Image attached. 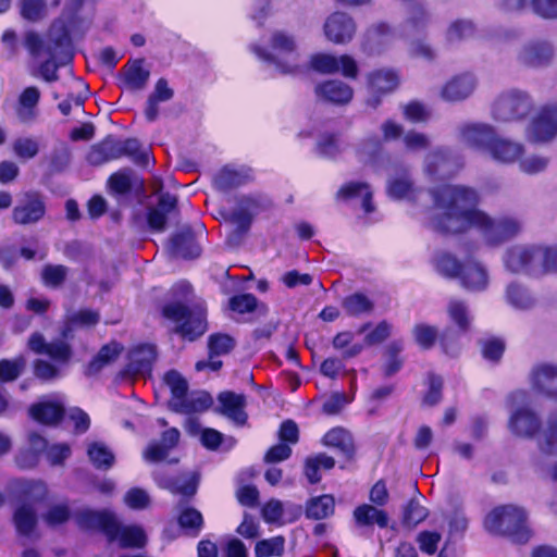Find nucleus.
<instances>
[{
  "label": "nucleus",
  "instance_id": "nucleus-24",
  "mask_svg": "<svg viewBox=\"0 0 557 557\" xmlns=\"http://www.w3.org/2000/svg\"><path fill=\"white\" fill-rule=\"evenodd\" d=\"M394 36V30L387 24H374L366 30L361 48L370 55L380 54L388 47Z\"/></svg>",
  "mask_w": 557,
  "mask_h": 557
},
{
  "label": "nucleus",
  "instance_id": "nucleus-46",
  "mask_svg": "<svg viewBox=\"0 0 557 557\" xmlns=\"http://www.w3.org/2000/svg\"><path fill=\"white\" fill-rule=\"evenodd\" d=\"M13 521L20 534L29 535L37 523L36 510L33 505L27 503L20 505L15 509Z\"/></svg>",
  "mask_w": 557,
  "mask_h": 557
},
{
  "label": "nucleus",
  "instance_id": "nucleus-54",
  "mask_svg": "<svg viewBox=\"0 0 557 557\" xmlns=\"http://www.w3.org/2000/svg\"><path fill=\"white\" fill-rule=\"evenodd\" d=\"M29 445L32 451L22 453L16 457V462L21 468H32L38 461V454L47 450V442L38 434L29 435Z\"/></svg>",
  "mask_w": 557,
  "mask_h": 557
},
{
  "label": "nucleus",
  "instance_id": "nucleus-13",
  "mask_svg": "<svg viewBox=\"0 0 557 557\" xmlns=\"http://www.w3.org/2000/svg\"><path fill=\"white\" fill-rule=\"evenodd\" d=\"M357 30L354 18L345 12H334L324 22L323 32L327 40L345 45L352 40Z\"/></svg>",
  "mask_w": 557,
  "mask_h": 557
},
{
  "label": "nucleus",
  "instance_id": "nucleus-20",
  "mask_svg": "<svg viewBox=\"0 0 557 557\" xmlns=\"http://www.w3.org/2000/svg\"><path fill=\"white\" fill-rule=\"evenodd\" d=\"M317 98L333 104H347L354 97L352 88L339 79H326L315 85Z\"/></svg>",
  "mask_w": 557,
  "mask_h": 557
},
{
  "label": "nucleus",
  "instance_id": "nucleus-6",
  "mask_svg": "<svg viewBox=\"0 0 557 557\" xmlns=\"http://www.w3.org/2000/svg\"><path fill=\"white\" fill-rule=\"evenodd\" d=\"M529 395L525 391H515L508 395V430L517 437L531 438L540 430L539 416L528 406Z\"/></svg>",
  "mask_w": 557,
  "mask_h": 557
},
{
  "label": "nucleus",
  "instance_id": "nucleus-57",
  "mask_svg": "<svg viewBox=\"0 0 557 557\" xmlns=\"http://www.w3.org/2000/svg\"><path fill=\"white\" fill-rule=\"evenodd\" d=\"M387 194L395 199L410 198L413 194L412 183L407 175L391 176L387 184Z\"/></svg>",
  "mask_w": 557,
  "mask_h": 557
},
{
  "label": "nucleus",
  "instance_id": "nucleus-52",
  "mask_svg": "<svg viewBox=\"0 0 557 557\" xmlns=\"http://www.w3.org/2000/svg\"><path fill=\"white\" fill-rule=\"evenodd\" d=\"M537 446L545 455L557 454V411L549 416L546 429L537 438Z\"/></svg>",
  "mask_w": 557,
  "mask_h": 557
},
{
  "label": "nucleus",
  "instance_id": "nucleus-26",
  "mask_svg": "<svg viewBox=\"0 0 557 557\" xmlns=\"http://www.w3.org/2000/svg\"><path fill=\"white\" fill-rule=\"evenodd\" d=\"M220 412L238 425L245 424L247 414L244 410L246 398L243 394L223 392L218 397Z\"/></svg>",
  "mask_w": 557,
  "mask_h": 557
},
{
  "label": "nucleus",
  "instance_id": "nucleus-7",
  "mask_svg": "<svg viewBox=\"0 0 557 557\" xmlns=\"http://www.w3.org/2000/svg\"><path fill=\"white\" fill-rule=\"evenodd\" d=\"M532 97L520 89H508L499 94L493 102L492 115L500 122H515L525 119L533 110Z\"/></svg>",
  "mask_w": 557,
  "mask_h": 557
},
{
  "label": "nucleus",
  "instance_id": "nucleus-2",
  "mask_svg": "<svg viewBox=\"0 0 557 557\" xmlns=\"http://www.w3.org/2000/svg\"><path fill=\"white\" fill-rule=\"evenodd\" d=\"M178 299L163 307V315L176 323V332L183 337L194 341L207 331L206 308L202 302H196L187 308L182 300L188 301L193 288L187 282H178L172 288Z\"/></svg>",
  "mask_w": 557,
  "mask_h": 557
},
{
  "label": "nucleus",
  "instance_id": "nucleus-11",
  "mask_svg": "<svg viewBox=\"0 0 557 557\" xmlns=\"http://www.w3.org/2000/svg\"><path fill=\"white\" fill-rule=\"evenodd\" d=\"M460 168L459 160L444 148H437L429 152L423 162V172L431 180L448 178Z\"/></svg>",
  "mask_w": 557,
  "mask_h": 557
},
{
  "label": "nucleus",
  "instance_id": "nucleus-53",
  "mask_svg": "<svg viewBox=\"0 0 557 557\" xmlns=\"http://www.w3.org/2000/svg\"><path fill=\"white\" fill-rule=\"evenodd\" d=\"M332 345L336 350L343 351V358L346 359L358 356L364 348L363 344L354 343V333L349 331L337 333L332 341Z\"/></svg>",
  "mask_w": 557,
  "mask_h": 557
},
{
  "label": "nucleus",
  "instance_id": "nucleus-47",
  "mask_svg": "<svg viewBox=\"0 0 557 557\" xmlns=\"http://www.w3.org/2000/svg\"><path fill=\"white\" fill-rule=\"evenodd\" d=\"M334 466L335 460L333 457L327 456L325 454H317L306 459L304 473L311 484H315L321 480L319 470L321 468L330 470Z\"/></svg>",
  "mask_w": 557,
  "mask_h": 557
},
{
  "label": "nucleus",
  "instance_id": "nucleus-15",
  "mask_svg": "<svg viewBox=\"0 0 557 557\" xmlns=\"http://www.w3.org/2000/svg\"><path fill=\"white\" fill-rule=\"evenodd\" d=\"M46 212L42 197L37 193H26L18 200L12 211V219L16 224L27 225L40 221Z\"/></svg>",
  "mask_w": 557,
  "mask_h": 557
},
{
  "label": "nucleus",
  "instance_id": "nucleus-64",
  "mask_svg": "<svg viewBox=\"0 0 557 557\" xmlns=\"http://www.w3.org/2000/svg\"><path fill=\"white\" fill-rule=\"evenodd\" d=\"M67 275V268L62 264H47L41 270V278L46 286H60Z\"/></svg>",
  "mask_w": 557,
  "mask_h": 557
},
{
  "label": "nucleus",
  "instance_id": "nucleus-35",
  "mask_svg": "<svg viewBox=\"0 0 557 557\" xmlns=\"http://www.w3.org/2000/svg\"><path fill=\"white\" fill-rule=\"evenodd\" d=\"M322 443L324 446L332 447L346 458H352L355 445L351 434L343 428H334L325 433Z\"/></svg>",
  "mask_w": 557,
  "mask_h": 557
},
{
  "label": "nucleus",
  "instance_id": "nucleus-30",
  "mask_svg": "<svg viewBox=\"0 0 557 557\" xmlns=\"http://www.w3.org/2000/svg\"><path fill=\"white\" fill-rule=\"evenodd\" d=\"M40 99V91L37 87L30 86L23 90L18 98L16 115L22 123L28 124L37 117V104Z\"/></svg>",
  "mask_w": 557,
  "mask_h": 557
},
{
  "label": "nucleus",
  "instance_id": "nucleus-58",
  "mask_svg": "<svg viewBox=\"0 0 557 557\" xmlns=\"http://www.w3.org/2000/svg\"><path fill=\"white\" fill-rule=\"evenodd\" d=\"M519 170L528 175H536L546 171L549 165V158L543 154L523 156L518 161Z\"/></svg>",
  "mask_w": 557,
  "mask_h": 557
},
{
  "label": "nucleus",
  "instance_id": "nucleus-44",
  "mask_svg": "<svg viewBox=\"0 0 557 557\" xmlns=\"http://www.w3.org/2000/svg\"><path fill=\"white\" fill-rule=\"evenodd\" d=\"M474 34L475 25L471 20L458 18L447 26L445 40L447 44L454 45L470 39Z\"/></svg>",
  "mask_w": 557,
  "mask_h": 557
},
{
  "label": "nucleus",
  "instance_id": "nucleus-19",
  "mask_svg": "<svg viewBox=\"0 0 557 557\" xmlns=\"http://www.w3.org/2000/svg\"><path fill=\"white\" fill-rule=\"evenodd\" d=\"M144 59L128 61L119 74L120 87L129 91L146 88L150 71L144 66Z\"/></svg>",
  "mask_w": 557,
  "mask_h": 557
},
{
  "label": "nucleus",
  "instance_id": "nucleus-23",
  "mask_svg": "<svg viewBox=\"0 0 557 557\" xmlns=\"http://www.w3.org/2000/svg\"><path fill=\"white\" fill-rule=\"evenodd\" d=\"M554 47L549 41L536 40L527 44L519 52V61L532 67L549 64L554 58Z\"/></svg>",
  "mask_w": 557,
  "mask_h": 557
},
{
  "label": "nucleus",
  "instance_id": "nucleus-3",
  "mask_svg": "<svg viewBox=\"0 0 557 557\" xmlns=\"http://www.w3.org/2000/svg\"><path fill=\"white\" fill-rule=\"evenodd\" d=\"M252 51L262 60L274 64L282 74L301 72L300 52L296 37L285 30H275L269 39V49L253 46Z\"/></svg>",
  "mask_w": 557,
  "mask_h": 557
},
{
  "label": "nucleus",
  "instance_id": "nucleus-14",
  "mask_svg": "<svg viewBox=\"0 0 557 557\" xmlns=\"http://www.w3.org/2000/svg\"><path fill=\"white\" fill-rule=\"evenodd\" d=\"M368 88L372 92V97L368 103L373 108L381 102L380 97L394 91L399 85V74L393 69H379L367 75Z\"/></svg>",
  "mask_w": 557,
  "mask_h": 557
},
{
  "label": "nucleus",
  "instance_id": "nucleus-18",
  "mask_svg": "<svg viewBox=\"0 0 557 557\" xmlns=\"http://www.w3.org/2000/svg\"><path fill=\"white\" fill-rule=\"evenodd\" d=\"M157 358L153 345H139L128 354V363L123 371L124 376H137L149 373Z\"/></svg>",
  "mask_w": 557,
  "mask_h": 557
},
{
  "label": "nucleus",
  "instance_id": "nucleus-1",
  "mask_svg": "<svg viewBox=\"0 0 557 557\" xmlns=\"http://www.w3.org/2000/svg\"><path fill=\"white\" fill-rule=\"evenodd\" d=\"M433 207L428 211L430 226L441 233L458 234L474 227L487 247H499L522 230L518 218H492L476 209L478 193L467 186L442 185L430 191Z\"/></svg>",
  "mask_w": 557,
  "mask_h": 557
},
{
  "label": "nucleus",
  "instance_id": "nucleus-62",
  "mask_svg": "<svg viewBox=\"0 0 557 557\" xmlns=\"http://www.w3.org/2000/svg\"><path fill=\"white\" fill-rule=\"evenodd\" d=\"M198 486V478L195 473L182 475L171 483L168 487L174 494H181L186 497H190L196 494Z\"/></svg>",
  "mask_w": 557,
  "mask_h": 557
},
{
  "label": "nucleus",
  "instance_id": "nucleus-17",
  "mask_svg": "<svg viewBox=\"0 0 557 557\" xmlns=\"http://www.w3.org/2000/svg\"><path fill=\"white\" fill-rule=\"evenodd\" d=\"M533 389L557 399V366L542 362L535 364L529 374Z\"/></svg>",
  "mask_w": 557,
  "mask_h": 557
},
{
  "label": "nucleus",
  "instance_id": "nucleus-21",
  "mask_svg": "<svg viewBox=\"0 0 557 557\" xmlns=\"http://www.w3.org/2000/svg\"><path fill=\"white\" fill-rule=\"evenodd\" d=\"M476 88V78L471 73H461L453 76L442 87L441 96L444 100L457 102L467 99Z\"/></svg>",
  "mask_w": 557,
  "mask_h": 557
},
{
  "label": "nucleus",
  "instance_id": "nucleus-56",
  "mask_svg": "<svg viewBox=\"0 0 557 557\" xmlns=\"http://www.w3.org/2000/svg\"><path fill=\"white\" fill-rule=\"evenodd\" d=\"M450 320L462 331L468 330L471 317L467 304L460 299H450L447 306Z\"/></svg>",
  "mask_w": 557,
  "mask_h": 557
},
{
  "label": "nucleus",
  "instance_id": "nucleus-39",
  "mask_svg": "<svg viewBox=\"0 0 557 557\" xmlns=\"http://www.w3.org/2000/svg\"><path fill=\"white\" fill-rule=\"evenodd\" d=\"M354 518L356 523L360 527L377 524L380 528H386L388 524L387 513L368 504L358 506L354 510Z\"/></svg>",
  "mask_w": 557,
  "mask_h": 557
},
{
  "label": "nucleus",
  "instance_id": "nucleus-25",
  "mask_svg": "<svg viewBox=\"0 0 557 557\" xmlns=\"http://www.w3.org/2000/svg\"><path fill=\"white\" fill-rule=\"evenodd\" d=\"M461 285L471 292L485 290L490 283V275L486 267L475 260L467 261L459 274Z\"/></svg>",
  "mask_w": 557,
  "mask_h": 557
},
{
  "label": "nucleus",
  "instance_id": "nucleus-31",
  "mask_svg": "<svg viewBox=\"0 0 557 557\" xmlns=\"http://www.w3.org/2000/svg\"><path fill=\"white\" fill-rule=\"evenodd\" d=\"M429 22L430 14L426 10L421 4H413L401 25L400 35L406 38L419 35L425 30Z\"/></svg>",
  "mask_w": 557,
  "mask_h": 557
},
{
  "label": "nucleus",
  "instance_id": "nucleus-51",
  "mask_svg": "<svg viewBox=\"0 0 557 557\" xmlns=\"http://www.w3.org/2000/svg\"><path fill=\"white\" fill-rule=\"evenodd\" d=\"M342 306L346 314L350 317H359L362 314H369L373 311V301L361 293H355L347 296Z\"/></svg>",
  "mask_w": 557,
  "mask_h": 557
},
{
  "label": "nucleus",
  "instance_id": "nucleus-33",
  "mask_svg": "<svg viewBox=\"0 0 557 557\" xmlns=\"http://www.w3.org/2000/svg\"><path fill=\"white\" fill-rule=\"evenodd\" d=\"M122 157L121 140L113 137H107L98 145L92 146L88 153V161L91 164H102L110 160L119 159Z\"/></svg>",
  "mask_w": 557,
  "mask_h": 557
},
{
  "label": "nucleus",
  "instance_id": "nucleus-42",
  "mask_svg": "<svg viewBox=\"0 0 557 557\" xmlns=\"http://www.w3.org/2000/svg\"><path fill=\"white\" fill-rule=\"evenodd\" d=\"M87 455L94 467L99 470H109L115 461L114 454L102 442L88 443Z\"/></svg>",
  "mask_w": 557,
  "mask_h": 557
},
{
  "label": "nucleus",
  "instance_id": "nucleus-41",
  "mask_svg": "<svg viewBox=\"0 0 557 557\" xmlns=\"http://www.w3.org/2000/svg\"><path fill=\"white\" fill-rule=\"evenodd\" d=\"M212 405V397L206 392L187 394L182 401H176L173 411L181 413L202 412Z\"/></svg>",
  "mask_w": 557,
  "mask_h": 557
},
{
  "label": "nucleus",
  "instance_id": "nucleus-45",
  "mask_svg": "<svg viewBox=\"0 0 557 557\" xmlns=\"http://www.w3.org/2000/svg\"><path fill=\"white\" fill-rule=\"evenodd\" d=\"M505 297L510 306L519 310L531 309L536 302L527 288L516 283L509 284L506 287Z\"/></svg>",
  "mask_w": 557,
  "mask_h": 557
},
{
  "label": "nucleus",
  "instance_id": "nucleus-9",
  "mask_svg": "<svg viewBox=\"0 0 557 557\" xmlns=\"http://www.w3.org/2000/svg\"><path fill=\"white\" fill-rule=\"evenodd\" d=\"M557 135V102L543 106L525 128V136L532 143H546Z\"/></svg>",
  "mask_w": 557,
  "mask_h": 557
},
{
  "label": "nucleus",
  "instance_id": "nucleus-27",
  "mask_svg": "<svg viewBox=\"0 0 557 557\" xmlns=\"http://www.w3.org/2000/svg\"><path fill=\"white\" fill-rule=\"evenodd\" d=\"M180 441V431L171 428L162 433L160 442H152L144 451V458L150 462H158L166 458L169 451L174 448Z\"/></svg>",
  "mask_w": 557,
  "mask_h": 557
},
{
  "label": "nucleus",
  "instance_id": "nucleus-50",
  "mask_svg": "<svg viewBox=\"0 0 557 557\" xmlns=\"http://www.w3.org/2000/svg\"><path fill=\"white\" fill-rule=\"evenodd\" d=\"M114 541H119L121 547H143L146 544V534L138 525L122 527L117 522Z\"/></svg>",
  "mask_w": 557,
  "mask_h": 557
},
{
  "label": "nucleus",
  "instance_id": "nucleus-38",
  "mask_svg": "<svg viewBox=\"0 0 557 557\" xmlns=\"http://www.w3.org/2000/svg\"><path fill=\"white\" fill-rule=\"evenodd\" d=\"M171 252L178 258H196L200 255V247L197 245L191 232H182L171 240Z\"/></svg>",
  "mask_w": 557,
  "mask_h": 557
},
{
  "label": "nucleus",
  "instance_id": "nucleus-40",
  "mask_svg": "<svg viewBox=\"0 0 557 557\" xmlns=\"http://www.w3.org/2000/svg\"><path fill=\"white\" fill-rule=\"evenodd\" d=\"M290 518L283 520L284 505L278 499L269 500L262 508V517L268 523H277L280 525L295 521L301 515L300 506H293Z\"/></svg>",
  "mask_w": 557,
  "mask_h": 557
},
{
  "label": "nucleus",
  "instance_id": "nucleus-16",
  "mask_svg": "<svg viewBox=\"0 0 557 557\" xmlns=\"http://www.w3.org/2000/svg\"><path fill=\"white\" fill-rule=\"evenodd\" d=\"M524 153L525 148L521 141L499 137L495 134L486 154L497 163L513 164L517 163Z\"/></svg>",
  "mask_w": 557,
  "mask_h": 557
},
{
  "label": "nucleus",
  "instance_id": "nucleus-49",
  "mask_svg": "<svg viewBox=\"0 0 557 557\" xmlns=\"http://www.w3.org/2000/svg\"><path fill=\"white\" fill-rule=\"evenodd\" d=\"M122 346L115 342L104 345L88 366V374H96L106 366L112 363L122 352Z\"/></svg>",
  "mask_w": 557,
  "mask_h": 557
},
{
  "label": "nucleus",
  "instance_id": "nucleus-36",
  "mask_svg": "<svg viewBox=\"0 0 557 557\" xmlns=\"http://www.w3.org/2000/svg\"><path fill=\"white\" fill-rule=\"evenodd\" d=\"M251 177L248 169H234L232 166L223 168L214 176V186L222 191H227L246 183Z\"/></svg>",
  "mask_w": 557,
  "mask_h": 557
},
{
  "label": "nucleus",
  "instance_id": "nucleus-29",
  "mask_svg": "<svg viewBox=\"0 0 557 557\" xmlns=\"http://www.w3.org/2000/svg\"><path fill=\"white\" fill-rule=\"evenodd\" d=\"M28 347L37 354H47L58 361H66L70 358V347L63 342L47 344L39 333H34L28 339Z\"/></svg>",
  "mask_w": 557,
  "mask_h": 557
},
{
  "label": "nucleus",
  "instance_id": "nucleus-34",
  "mask_svg": "<svg viewBox=\"0 0 557 557\" xmlns=\"http://www.w3.org/2000/svg\"><path fill=\"white\" fill-rule=\"evenodd\" d=\"M336 198L341 200L361 198L363 210L367 213L374 211V207L371 202L372 191L367 183L349 182L344 184L336 193Z\"/></svg>",
  "mask_w": 557,
  "mask_h": 557
},
{
  "label": "nucleus",
  "instance_id": "nucleus-43",
  "mask_svg": "<svg viewBox=\"0 0 557 557\" xmlns=\"http://www.w3.org/2000/svg\"><path fill=\"white\" fill-rule=\"evenodd\" d=\"M335 500L332 495L324 494L308 500L306 516L309 519L322 520L334 513Z\"/></svg>",
  "mask_w": 557,
  "mask_h": 557
},
{
  "label": "nucleus",
  "instance_id": "nucleus-59",
  "mask_svg": "<svg viewBox=\"0 0 557 557\" xmlns=\"http://www.w3.org/2000/svg\"><path fill=\"white\" fill-rule=\"evenodd\" d=\"M285 547V539L281 535L257 542L256 557L282 556Z\"/></svg>",
  "mask_w": 557,
  "mask_h": 557
},
{
  "label": "nucleus",
  "instance_id": "nucleus-12",
  "mask_svg": "<svg viewBox=\"0 0 557 557\" xmlns=\"http://www.w3.org/2000/svg\"><path fill=\"white\" fill-rule=\"evenodd\" d=\"M74 518L82 529L99 530L106 534L110 542H113L116 537L117 520L110 511H96L86 508L77 511Z\"/></svg>",
  "mask_w": 557,
  "mask_h": 557
},
{
  "label": "nucleus",
  "instance_id": "nucleus-55",
  "mask_svg": "<svg viewBox=\"0 0 557 557\" xmlns=\"http://www.w3.org/2000/svg\"><path fill=\"white\" fill-rule=\"evenodd\" d=\"M434 267L440 274L450 278L458 277L462 269L459 260L448 252L437 253L434 258Z\"/></svg>",
  "mask_w": 557,
  "mask_h": 557
},
{
  "label": "nucleus",
  "instance_id": "nucleus-4",
  "mask_svg": "<svg viewBox=\"0 0 557 557\" xmlns=\"http://www.w3.org/2000/svg\"><path fill=\"white\" fill-rule=\"evenodd\" d=\"M505 268L511 273H524L541 277L548 274L546 247L516 245L506 250Z\"/></svg>",
  "mask_w": 557,
  "mask_h": 557
},
{
  "label": "nucleus",
  "instance_id": "nucleus-10",
  "mask_svg": "<svg viewBox=\"0 0 557 557\" xmlns=\"http://www.w3.org/2000/svg\"><path fill=\"white\" fill-rule=\"evenodd\" d=\"M310 67L321 74H334L341 72L343 76L355 79L358 76V64L348 55L341 57L331 53H315L310 58Z\"/></svg>",
  "mask_w": 557,
  "mask_h": 557
},
{
  "label": "nucleus",
  "instance_id": "nucleus-5",
  "mask_svg": "<svg viewBox=\"0 0 557 557\" xmlns=\"http://www.w3.org/2000/svg\"><path fill=\"white\" fill-rule=\"evenodd\" d=\"M485 529L495 534H505L517 542L528 540L527 512L523 508L506 505L492 510L484 520Z\"/></svg>",
  "mask_w": 557,
  "mask_h": 557
},
{
  "label": "nucleus",
  "instance_id": "nucleus-60",
  "mask_svg": "<svg viewBox=\"0 0 557 557\" xmlns=\"http://www.w3.org/2000/svg\"><path fill=\"white\" fill-rule=\"evenodd\" d=\"M178 523L185 529L197 535L203 524V518L200 511L193 507H180Z\"/></svg>",
  "mask_w": 557,
  "mask_h": 557
},
{
  "label": "nucleus",
  "instance_id": "nucleus-8",
  "mask_svg": "<svg viewBox=\"0 0 557 557\" xmlns=\"http://www.w3.org/2000/svg\"><path fill=\"white\" fill-rule=\"evenodd\" d=\"M67 45L69 36L64 29L55 32L52 28L46 37H41L33 30L24 35V47L35 59L44 55L57 59L59 51Z\"/></svg>",
  "mask_w": 557,
  "mask_h": 557
},
{
  "label": "nucleus",
  "instance_id": "nucleus-22",
  "mask_svg": "<svg viewBox=\"0 0 557 557\" xmlns=\"http://www.w3.org/2000/svg\"><path fill=\"white\" fill-rule=\"evenodd\" d=\"M459 136L463 144L487 153L495 131L487 124L471 123L459 128Z\"/></svg>",
  "mask_w": 557,
  "mask_h": 557
},
{
  "label": "nucleus",
  "instance_id": "nucleus-63",
  "mask_svg": "<svg viewBox=\"0 0 557 557\" xmlns=\"http://www.w3.org/2000/svg\"><path fill=\"white\" fill-rule=\"evenodd\" d=\"M429 512L418 500L411 499L404 509L403 523L408 528H414L425 520Z\"/></svg>",
  "mask_w": 557,
  "mask_h": 557
},
{
  "label": "nucleus",
  "instance_id": "nucleus-61",
  "mask_svg": "<svg viewBox=\"0 0 557 557\" xmlns=\"http://www.w3.org/2000/svg\"><path fill=\"white\" fill-rule=\"evenodd\" d=\"M26 366L24 357L20 356L15 359L0 360V382H12L16 380Z\"/></svg>",
  "mask_w": 557,
  "mask_h": 557
},
{
  "label": "nucleus",
  "instance_id": "nucleus-28",
  "mask_svg": "<svg viewBox=\"0 0 557 557\" xmlns=\"http://www.w3.org/2000/svg\"><path fill=\"white\" fill-rule=\"evenodd\" d=\"M176 197L165 193L161 194L156 207L151 208L148 213V224L150 228L162 232L165 228L168 215L176 208Z\"/></svg>",
  "mask_w": 557,
  "mask_h": 557
},
{
  "label": "nucleus",
  "instance_id": "nucleus-37",
  "mask_svg": "<svg viewBox=\"0 0 557 557\" xmlns=\"http://www.w3.org/2000/svg\"><path fill=\"white\" fill-rule=\"evenodd\" d=\"M64 414V408L59 403L40 401L29 408V416L42 424H55Z\"/></svg>",
  "mask_w": 557,
  "mask_h": 557
},
{
  "label": "nucleus",
  "instance_id": "nucleus-32",
  "mask_svg": "<svg viewBox=\"0 0 557 557\" xmlns=\"http://www.w3.org/2000/svg\"><path fill=\"white\" fill-rule=\"evenodd\" d=\"M174 91L169 87L165 78H159L154 85L153 91L147 99L145 116L147 121L153 122L159 115V103L169 101L173 98Z\"/></svg>",
  "mask_w": 557,
  "mask_h": 557
},
{
  "label": "nucleus",
  "instance_id": "nucleus-48",
  "mask_svg": "<svg viewBox=\"0 0 557 557\" xmlns=\"http://www.w3.org/2000/svg\"><path fill=\"white\" fill-rule=\"evenodd\" d=\"M164 383L171 391V399L169 406L172 410L175 409L176 401H182L188 394V383L181 373L171 370L164 375Z\"/></svg>",
  "mask_w": 557,
  "mask_h": 557
}]
</instances>
